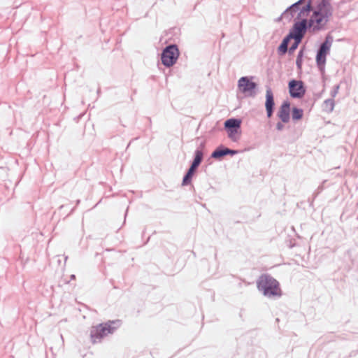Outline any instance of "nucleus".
<instances>
[{"label":"nucleus","instance_id":"nucleus-1","mask_svg":"<svg viewBox=\"0 0 358 358\" xmlns=\"http://www.w3.org/2000/svg\"><path fill=\"white\" fill-rule=\"evenodd\" d=\"M257 289L271 299H279L282 295L280 282L268 273L262 274L256 282Z\"/></svg>","mask_w":358,"mask_h":358},{"label":"nucleus","instance_id":"nucleus-2","mask_svg":"<svg viewBox=\"0 0 358 358\" xmlns=\"http://www.w3.org/2000/svg\"><path fill=\"white\" fill-rule=\"evenodd\" d=\"M332 13L333 9H329L328 4H326L324 1L320 2L316 9L313 10L312 15L308 19L310 31L315 33L322 30L329 21Z\"/></svg>","mask_w":358,"mask_h":358},{"label":"nucleus","instance_id":"nucleus-3","mask_svg":"<svg viewBox=\"0 0 358 358\" xmlns=\"http://www.w3.org/2000/svg\"><path fill=\"white\" fill-rule=\"evenodd\" d=\"M120 320H108L92 327L90 331V337L93 343L100 342L108 334H113L120 326Z\"/></svg>","mask_w":358,"mask_h":358},{"label":"nucleus","instance_id":"nucleus-4","mask_svg":"<svg viewBox=\"0 0 358 358\" xmlns=\"http://www.w3.org/2000/svg\"><path fill=\"white\" fill-rule=\"evenodd\" d=\"M238 88L246 96L255 97L257 95V84L252 81V76H243L238 80Z\"/></svg>","mask_w":358,"mask_h":358},{"label":"nucleus","instance_id":"nucleus-5","mask_svg":"<svg viewBox=\"0 0 358 358\" xmlns=\"http://www.w3.org/2000/svg\"><path fill=\"white\" fill-rule=\"evenodd\" d=\"M334 38L331 34H327L324 41L320 44L317 50L316 62L318 67L324 66L326 63V57L330 51Z\"/></svg>","mask_w":358,"mask_h":358},{"label":"nucleus","instance_id":"nucleus-6","mask_svg":"<svg viewBox=\"0 0 358 358\" xmlns=\"http://www.w3.org/2000/svg\"><path fill=\"white\" fill-rule=\"evenodd\" d=\"M308 17H301L298 20H294V22L289 30V34H291L292 38L303 39L308 30L310 31V27L308 26Z\"/></svg>","mask_w":358,"mask_h":358},{"label":"nucleus","instance_id":"nucleus-7","mask_svg":"<svg viewBox=\"0 0 358 358\" xmlns=\"http://www.w3.org/2000/svg\"><path fill=\"white\" fill-rule=\"evenodd\" d=\"M241 125V120L235 117L227 119L224 123L228 137L234 142H236L240 137Z\"/></svg>","mask_w":358,"mask_h":358},{"label":"nucleus","instance_id":"nucleus-8","mask_svg":"<svg viewBox=\"0 0 358 358\" xmlns=\"http://www.w3.org/2000/svg\"><path fill=\"white\" fill-rule=\"evenodd\" d=\"M311 0H308L306 5L301 7V9L294 8L293 10L289 9V7L282 13L284 18L287 19L288 22H290L292 18L296 14L295 20L300 19L301 17H308L310 13L313 10V6L311 5Z\"/></svg>","mask_w":358,"mask_h":358},{"label":"nucleus","instance_id":"nucleus-9","mask_svg":"<svg viewBox=\"0 0 358 358\" xmlns=\"http://www.w3.org/2000/svg\"><path fill=\"white\" fill-rule=\"evenodd\" d=\"M179 56V50L176 45H169L162 51L161 55L162 63L166 67L172 66Z\"/></svg>","mask_w":358,"mask_h":358},{"label":"nucleus","instance_id":"nucleus-10","mask_svg":"<svg viewBox=\"0 0 358 358\" xmlns=\"http://www.w3.org/2000/svg\"><path fill=\"white\" fill-rule=\"evenodd\" d=\"M289 96L293 99H301L304 96L306 89L301 80L292 79L288 83Z\"/></svg>","mask_w":358,"mask_h":358},{"label":"nucleus","instance_id":"nucleus-11","mask_svg":"<svg viewBox=\"0 0 358 358\" xmlns=\"http://www.w3.org/2000/svg\"><path fill=\"white\" fill-rule=\"evenodd\" d=\"M265 98L266 100L264 106L266 112V116L268 118H271L273 115L275 104L273 91L269 86H266Z\"/></svg>","mask_w":358,"mask_h":358},{"label":"nucleus","instance_id":"nucleus-12","mask_svg":"<svg viewBox=\"0 0 358 358\" xmlns=\"http://www.w3.org/2000/svg\"><path fill=\"white\" fill-rule=\"evenodd\" d=\"M239 152L238 150L229 149L223 145H220L211 153L210 157L220 160L227 155L234 156Z\"/></svg>","mask_w":358,"mask_h":358},{"label":"nucleus","instance_id":"nucleus-13","mask_svg":"<svg viewBox=\"0 0 358 358\" xmlns=\"http://www.w3.org/2000/svg\"><path fill=\"white\" fill-rule=\"evenodd\" d=\"M290 102L285 100L279 108L277 116L283 123H287L290 120Z\"/></svg>","mask_w":358,"mask_h":358},{"label":"nucleus","instance_id":"nucleus-14","mask_svg":"<svg viewBox=\"0 0 358 358\" xmlns=\"http://www.w3.org/2000/svg\"><path fill=\"white\" fill-rule=\"evenodd\" d=\"M291 39H292V36L289 34L282 39L278 48V52L280 55H283L287 52L288 45Z\"/></svg>","mask_w":358,"mask_h":358},{"label":"nucleus","instance_id":"nucleus-15","mask_svg":"<svg viewBox=\"0 0 358 358\" xmlns=\"http://www.w3.org/2000/svg\"><path fill=\"white\" fill-rule=\"evenodd\" d=\"M215 193H216V189L214 187H213L211 185L206 183L202 187V189L200 191L199 194L201 195L200 196V198L203 199V197H206V196H212L213 194H214Z\"/></svg>","mask_w":358,"mask_h":358},{"label":"nucleus","instance_id":"nucleus-16","mask_svg":"<svg viewBox=\"0 0 358 358\" xmlns=\"http://www.w3.org/2000/svg\"><path fill=\"white\" fill-rule=\"evenodd\" d=\"M335 106V101L334 99L330 98L324 101L322 103V110L328 113H331L334 110Z\"/></svg>","mask_w":358,"mask_h":358},{"label":"nucleus","instance_id":"nucleus-17","mask_svg":"<svg viewBox=\"0 0 358 358\" xmlns=\"http://www.w3.org/2000/svg\"><path fill=\"white\" fill-rule=\"evenodd\" d=\"M292 118L293 121H298L303 118V110L302 108L293 107L291 110Z\"/></svg>","mask_w":358,"mask_h":358},{"label":"nucleus","instance_id":"nucleus-18","mask_svg":"<svg viewBox=\"0 0 358 358\" xmlns=\"http://www.w3.org/2000/svg\"><path fill=\"white\" fill-rule=\"evenodd\" d=\"M195 173L189 169L187 170L186 173H185L182 181V186H187L189 185L192 182V178Z\"/></svg>","mask_w":358,"mask_h":358},{"label":"nucleus","instance_id":"nucleus-19","mask_svg":"<svg viewBox=\"0 0 358 358\" xmlns=\"http://www.w3.org/2000/svg\"><path fill=\"white\" fill-rule=\"evenodd\" d=\"M204 152L199 148H196L194 152V157L192 162L201 164L203 159Z\"/></svg>","mask_w":358,"mask_h":358},{"label":"nucleus","instance_id":"nucleus-20","mask_svg":"<svg viewBox=\"0 0 358 358\" xmlns=\"http://www.w3.org/2000/svg\"><path fill=\"white\" fill-rule=\"evenodd\" d=\"M292 39H294V42L287 50L289 54H292V52H294L295 51V50L298 48L299 45L302 41V39H299V38H292Z\"/></svg>","mask_w":358,"mask_h":358},{"label":"nucleus","instance_id":"nucleus-21","mask_svg":"<svg viewBox=\"0 0 358 358\" xmlns=\"http://www.w3.org/2000/svg\"><path fill=\"white\" fill-rule=\"evenodd\" d=\"M308 0H299L296 2L294 3L291 6H289V9H294V8H299L301 9V7L306 4Z\"/></svg>","mask_w":358,"mask_h":358},{"label":"nucleus","instance_id":"nucleus-22","mask_svg":"<svg viewBox=\"0 0 358 358\" xmlns=\"http://www.w3.org/2000/svg\"><path fill=\"white\" fill-rule=\"evenodd\" d=\"M303 55V50H300L299 52H298L297 58L296 60V67H301Z\"/></svg>","mask_w":358,"mask_h":358},{"label":"nucleus","instance_id":"nucleus-23","mask_svg":"<svg viewBox=\"0 0 358 358\" xmlns=\"http://www.w3.org/2000/svg\"><path fill=\"white\" fill-rule=\"evenodd\" d=\"M338 90H339L338 85H336L334 86L332 90L331 91V96L332 99L336 96V94L338 92Z\"/></svg>","mask_w":358,"mask_h":358},{"label":"nucleus","instance_id":"nucleus-24","mask_svg":"<svg viewBox=\"0 0 358 358\" xmlns=\"http://www.w3.org/2000/svg\"><path fill=\"white\" fill-rule=\"evenodd\" d=\"M200 166V164L196 163V162H191V164L189 167V169L194 171V173H196L197 169L199 168V166Z\"/></svg>","mask_w":358,"mask_h":358},{"label":"nucleus","instance_id":"nucleus-25","mask_svg":"<svg viewBox=\"0 0 358 358\" xmlns=\"http://www.w3.org/2000/svg\"><path fill=\"white\" fill-rule=\"evenodd\" d=\"M200 166V164L196 163V162H191V164L189 167V169L194 171V173H196L197 169L199 168V166Z\"/></svg>","mask_w":358,"mask_h":358},{"label":"nucleus","instance_id":"nucleus-26","mask_svg":"<svg viewBox=\"0 0 358 358\" xmlns=\"http://www.w3.org/2000/svg\"><path fill=\"white\" fill-rule=\"evenodd\" d=\"M322 189H323L322 185H320V186L318 187L317 191L315 192H314V194H313V199L310 201V205H312L314 199L318 196V194L322 191Z\"/></svg>","mask_w":358,"mask_h":358},{"label":"nucleus","instance_id":"nucleus-27","mask_svg":"<svg viewBox=\"0 0 358 358\" xmlns=\"http://www.w3.org/2000/svg\"><path fill=\"white\" fill-rule=\"evenodd\" d=\"M284 128V125H283V122L281 121V122H277L276 124V129L278 130V131H282Z\"/></svg>","mask_w":358,"mask_h":358},{"label":"nucleus","instance_id":"nucleus-28","mask_svg":"<svg viewBox=\"0 0 358 358\" xmlns=\"http://www.w3.org/2000/svg\"><path fill=\"white\" fill-rule=\"evenodd\" d=\"M205 145H206V144H205V142H201V143H200L199 147L198 148L201 149V150L204 152Z\"/></svg>","mask_w":358,"mask_h":358},{"label":"nucleus","instance_id":"nucleus-29","mask_svg":"<svg viewBox=\"0 0 358 358\" xmlns=\"http://www.w3.org/2000/svg\"><path fill=\"white\" fill-rule=\"evenodd\" d=\"M324 1L326 4H328L329 6V9H333L332 6L331 5L329 0H322L320 2Z\"/></svg>","mask_w":358,"mask_h":358},{"label":"nucleus","instance_id":"nucleus-30","mask_svg":"<svg viewBox=\"0 0 358 358\" xmlns=\"http://www.w3.org/2000/svg\"><path fill=\"white\" fill-rule=\"evenodd\" d=\"M282 17H284V15H282V14H281V15H280V17H278L275 20V21H276V22H280V21L282 20Z\"/></svg>","mask_w":358,"mask_h":358},{"label":"nucleus","instance_id":"nucleus-31","mask_svg":"<svg viewBox=\"0 0 358 358\" xmlns=\"http://www.w3.org/2000/svg\"><path fill=\"white\" fill-rule=\"evenodd\" d=\"M70 279L71 280H75L76 279V275L74 274L71 275Z\"/></svg>","mask_w":358,"mask_h":358},{"label":"nucleus","instance_id":"nucleus-32","mask_svg":"<svg viewBox=\"0 0 358 358\" xmlns=\"http://www.w3.org/2000/svg\"><path fill=\"white\" fill-rule=\"evenodd\" d=\"M319 69L320 70L321 74H324V70H325L324 68Z\"/></svg>","mask_w":358,"mask_h":358},{"label":"nucleus","instance_id":"nucleus-33","mask_svg":"<svg viewBox=\"0 0 358 358\" xmlns=\"http://www.w3.org/2000/svg\"><path fill=\"white\" fill-rule=\"evenodd\" d=\"M162 69L164 70V74H166V72H165V70H166V69ZM168 69H169V72H170V71H171V68H169Z\"/></svg>","mask_w":358,"mask_h":358},{"label":"nucleus","instance_id":"nucleus-34","mask_svg":"<svg viewBox=\"0 0 358 358\" xmlns=\"http://www.w3.org/2000/svg\"><path fill=\"white\" fill-rule=\"evenodd\" d=\"M127 212H128V208H127V210H126L125 217L127 216Z\"/></svg>","mask_w":358,"mask_h":358},{"label":"nucleus","instance_id":"nucleus-35","mask_svg":"<svg viewBox=\"0 0 358 358\" xmlns=\"http://www.w3.org/2000/svg\"><path fill=\"white\" fill-rule=\"evenodd\" d=\"M77 204H78L80 203V200H77Z\"/></svg>","mask_w":358,"mask_h":358},{"label":"nucleus","instance_id":"nucleus-36","mask_svg":"<svg viewBox=\"0 0 358 358\" xmlns=\"http://www.w3.org/2000/svg\"><path fill=\"white\" fill-rule=\"evenodd\" d=\"M99 92H100V90L99 89V90H97V93H98V94H99Z\"/></svg>","mask_w":358,"mask_h":358}]
</instances>
